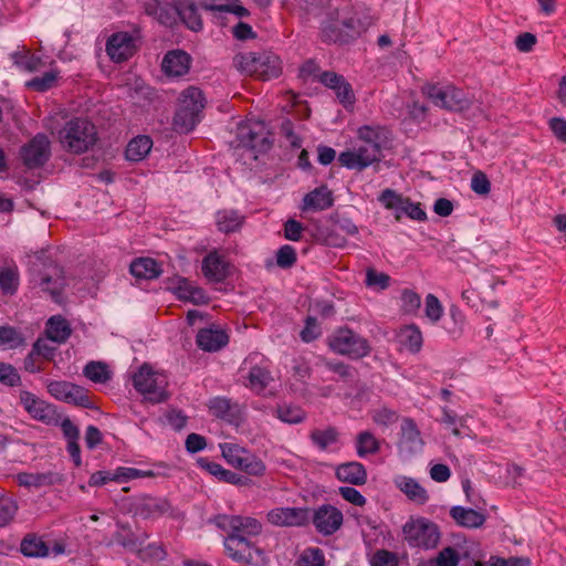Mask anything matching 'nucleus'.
Masks as SVG:
<instances>
[{
  "instance_id": "40",
  "label": "nucleus",
  "mask_w": 566,
  "mask_h": 566,
  "mask_svg": "<svg viewBox=\"0 0 566 566\" xmlns=\"http://www.w3.org/2000/svg\"><path fill=\"white\" fill-rule=\"evenodd\" d=\"M358 137L361 143H373L375 145H387L388 132L379 126H363L358 129Z\"/></svg>"
},
{
  "instance_id": "50",
  "label": "nucleus",
  "mask_w": 566,
  "mask_h": 566,
  "mask_svg": "<svg viewBox=\"0 0 566 566\" xmlns=\"http://www.w3.org/2000/svg\"><path fill=\"white\" fill-rule=\"evenodd\" d=\"M238 469L245 472L247 474L260 476L263 475L265 465L259 458L247 451L242 458V464L238 467Z\"/></svg>"
},
{
  "instance_id": "45",
  "label": "nucleus",
  "mask_w": 566,
  "mask_h": 566,
  "mask_svg": "<svg viewBox=\"0 0 566 566\" xmlns=\"http://www.w3.org/2000/svg\"><path fill=\"white\" fill-rule=\"evenodd\" d=\"M57 76L59 72L56 70H51L40 76L31 78L27 82L25 85L28 88H31L35 92H46L55 85Z\"/></svg>"
},
{
  "instance_id": "22",
  "label": "nucleus",
  "mask_w": 566,
  "mask_h": 566,
  "mask_svg": "<svg viewBox=\"0 0 566 566\" xmlns=\"http://www.w3.org/2000/svg\"><path fill=\"white\" fill-rule=\"evenodd\" d=\"M229 342L228 334L219 327L201 328L196 337L197 346L205 352H218Z\"/></svg>"
},
{
  "instance_id": "46",
  "label": "nucleus",
  "mask_w": 566,
  "mask_h": 566,
  "mask_svg": "<svg viewBox=\"0 0 566 566\" xmlns=\"http://www.w3.org/2000/svg\"><path fill=\"white\" fill-rule=\"evenodd\" d=\"M322 363L326 369L336 374L339 377V379L344 380V381L352 380L355 377V375L357 374V370L355 367H353L348 364H345L340 360L323 359Z\"/></svg>"
},
{
  "instance_id": "53",
  "label": "nucleus",
  "mask_w": 566,
  "mask_h": 566,
  "mask_svg": "<svg viewBox=\"0 0 566 566\" xmlns=\"http://www.w3.org/2000/svg\"><path fill=\"white\" fill-rule=\"evenodd\" d=\"M370 566H399L398 555L388 549H377L369 559Z\"/></svg>"
},
{
  "instance_id": "54",
  "label": "nucleus",
  "mask_w": 566,
  "mask_h": 566,
  "mask_svg": "<svg viewBox=\"0 0 566 566\" xmlns=\"http://www.w3.org/2000/svg\"><path fill=\"white\" fill-rule=\"evenodd\" d=\"M324 554L317 547L305 549L297 560V566H324Z\"/></svg>"
},
{
  "instance_id": "39",
  "label": "nucleus",
  "mask_w": 566,
  "mask_h": 566,
  "mask_svg": "<svg viewBox=\"0 0 566 566\" xmlns=\"http://www.w3.org/2000/svg\"><path fill=\"white\" fill-rule=\"evenodd\" d=\"M380 444L375 436L369 431H361L356 438V452L358 457L365 458L368 454H375L379 451Z\"/></svg>"
},
{
  "instance_id": "56",
  "label": "nucleus",
  "mask_w": 566,
  "mask_h": 566,
  "mask_svg": "<svg viewBox=\"0 0 566 566\" xmlns=\"http://www.w3.org/2000/svg\"><path fill=\"white\" fill-rule=\"evenodd\" d=\"M46 387L51 396L65 402L71 389H73V384L65 380H53L49 381Z\"/></svg>"
},
{
  "instance_id": "6",
  "label": "nucleus",
  "mask_w": 566,
  "mask_h": 566,
  "mask_svg": "<svg viewBox=\"0 0 566 566\" xmlns=\"http://www.w3.org/2000/svg\"><path fill=\"white\" fill-rule=\"evenodd\" d=\"M421 91L436 106L447 111L463 112L472 105L469 94L452 84L427 83Z\"/></svg>"
},
{
  "instance_id": "29",
  "label": "nucleus",
  "mask_w": 566,
  "mask_h": 566,
  "mask_svg": "<svg viewBox=\"0 0 566 566\" xmlns=\"http://www.w3.org/2000/svg\"><path fill=\"white\" fill-rule=\"evenodd\" d=\"M129 271L133 276L139 280H154L163 272L161 265L151 258L136 259L132 262Z\"/></svg>"
},
{
  "instance_id": "60",
  "label": "nucleus",
  "mask_w": 566,
  "mask_h": 566,
  "mask_svg": "<svg viewBox=\"0 0 566 566\" xmlns=\"http://www.w3.org/2000/svg\"><path fill=\"white\" fill-rule=\"evenodd\" d=\"M390 276L382 272H377L373 268H368L366 271V285L369 287H378L385 290L389 286Z\"/></svg>"
},
{
  "instance_id": "42",
  "label": "nucleus",
  "mask_w": 566,
  "mask_h": 566,
  "mask_svg": "<svg viewBox=\"0 0 566 566\" xmlns=\"http://www.w3.org/2000/svg\"><path fill=\"white\" fill-rule=\"evenodd\" d=\"M277 418L286 423L296 424L301 423L306 418V412L298 406L282 405L276 408Z\"/></svg>"
},
{
  "instance_id": "18",
  "label": "nucleus",
  "mask_w": 566,
  "mask_h": 566,
  "mask_svg": "<svg viewBox=\"0 0 566 566\" xmlns=\"http://www.w3.org/2000/svg\"><path fill=\"white\" fill-rule=\"evenodd\" d=\"M307 507H275L268 512V521L275 526H305L310 523Z\"/></svg>"
},
{
  "instance_id": "11",
  "label": "nucleus",
  "mask_w": 566,
  "mask_h": 566,
  "mask_svg": "<svg viewBox=\"0 0 566 566\" xmlns=\"http://www.w3.org/2000/svg\"><path fill=\"white\" fill-rule=\"evenodd\" d=\"M235 147L248 148L258 153H265L271 148L265 127L261 123H242L237 127Z\"/></svg>"
},
{
  "instance_id": "19",
  "label": "nucleus",
  "mask_w": 566,
  "mask_h": 566,
  "mask_svg": "<svg viewBox=\"0 0 566 566\" xmlns=\"http://www.w3.org/2000/svg\"><path fill=\"white\" fill-rule=\"evenodd\" d=\"M318 80L324 86L334 91L337 99L344 107L355 103V94L352 85L342 74L325 71L319 74Z\"/></svg>"
},
{
  "instance_id": "62",
  "label": "nucleus",
  "mask_w": 566,
  "mask_h": 566,
  "mask_svg": "<svg viewBox=\"0 0 566 566\" xmlns=\"http://www.w3.org/2000/svg\"><path fill=\"white\" fill-rule=\"evenodd\" d=\"M434 558L437 566H458L460 562L458 551L451 546L441 549Z\"/></svg>"
},
{
  "instance_id": "30",
  "label": "nucleus",
  "mask_w": 566,
  "mask_h": 566,
  "mask_svg": "<svg viewBox=\"0 0 566 566\" xmlns=\"http://www.w3.org/2000/svg\"><path fill=\"white\" fill-rule=\"evenodd\" d=\"M450 516L457 522L458 525L467 528H476L484 524L485 515L473 509H465L463 506H453L450 510Z\"/></svg>"
},
{
  "instance_id": "27",
  "label": "nucleus",
  "mask_w": 566,
  "mask_h": 566,
  "mask_svg": "<svg viewBox=\"0 0 566 566\" xmlns=\"http://www.w3.org/2000/svg\"><path fill=\"white\" fill-rule=\"evenodd\" d=\"M336 478L345 483L363 485L367 482V471L360 462L342 463L336 468Z\"/></svg>"
},
{
  "instance_id": "47",
  "label": "nucleus",
  "mask_w": 566,
  "mask_h": 566,
  "mask_svg": "<svg viewBox=\"0 0 566 566\" xmlns=\"http://www.w3.org/2000/svg\"><path fill=\"white\" fill-rule=\"evenodd\" d=\"M83 374L96 384H104L111 378L107 365L101 361H90L84 367Z\"/></svg>"
},
{
  "instance_id": "37",
  "label": "nucleus",
  "mask_w": 566,
  "mask_h": 566,
  "mask_svg": "<svg viewBox=\"0 0 566 566\" xmlns=\"http://www.w3.org/2000/svg\"><path fill=\"white\" fill-rule=\"evenodd\" d=\"M339 432L335 427H327L323 430L314 429L310 433V439L319 450H326L329 446L338 442Z\"/></svg>"
},
{
  "instance_id": "26",
  "label": "nucleus",
  "mask_w": 566,
  "mask_h": 566,
  "mask_svg": "<svg viewBox=\"0 0 566 566\" xmlns=\"http://www.w3.org/2000/svg\"><path fill=\"white\" fill-rule=\"evenodd\" d=\"M20 401L28 413L35 420L50 422L52 419V409L43 400L39 399L30 391L23 390L20 394Z\"/></svg>"
},
{
  "instance_id": "31",
  "label": "nucleus",
  "mask_w": 566,
  "mask_h": 566,
  "mask_svg": "<svg viewBox=\"0 0 566 566\" xmlns=\"http://www.w3.org/2000/svg\"><path fill=\"white\" fill-rule=\"evenodd\" d=\"M178 18L191 31L202 30L203 23L193 0H178Z\"/></svg>"
},
{
  "instance_id": "58",
  "label": "nucleus",
  "mask_w": 566,
  "mask_h": 566,
  "mask_svg": "<svg viewBox=\"0 0 566 566\" xmlns=\"http://www.w3.org/2000/svg\"><path fill=\"white\" fill-rule=\"evenodd\" d=\"M67 403H73L75 406L84 407V408H93V403L91 401V398L87 394V391L82 388L81 386H77L73 384V389H71V392L65 400Z\"/></svg>"
},
{
  "instance_id": "2",
  "label": "nucleus",
  "mask_w": 566,
  "mask_h": 566,
  "mask_svg": "<svg viewBox=\"0 0 566 566\" xmlns=\"http://www.w3.org/2000/svg\"><path fill=\"white\" fill-rule=\"evenodd\" d=\"M222 528H229L230 533L224 541L229 556L235 560L252 566H259L264 560V552L255 547L245 536L261 533V523L248 516H222L218 524Z\"/></svg>"
},
{
  "instance_id": "14",
  "label": "nucleus",
  "mask_w": 566,
  "mask_h": 566,
  "mask_svg": "<svg viewBox=\"0 0 566 566\" xmlns=\"http://www.w3.org/2000/svg\"><path fill=\"white\" fill-rule=\"evenodd\" d=\"M310 521L316 532L323 536H332L337 533L344 523V515L339 509L332 504H322L314 509Z\"/></svg>"
},
{
  "instance_id": "20",
  "label": "nucleus",
  "mask_w": 566,
  "mask_h": 566,
  "mask_svg": "<svg viewBox=\"0 0 566 566\" xmlns=\"http://www.w3.org/2000/svg\"><path fill=\"white\" fill-rule=\"evenodd\" d=\"M258 358L259 355H251L248 359H245V363L252 364V361ZM272 381L273 377L269 368V360L260 357V363H255L250 367L248 382L245 386L255 394L260 395Z\"/></svg>"
},
{
  "instance_id": "16",
  "label": "nucleus",
  "mask_w": 566,
  "mask_h": 566,
  "mask_svg": "<svg viewBox=\"0 0 566 566\" xmlns=\"http://www.w3.org/2000/svg\"><path fill=\"white\" fill-rule=\"evenodd\" d=\"M171 509L170 502L165 497L143 494L133 500L130 512L143 520L158 518Z\"/></svg>"
},
{
  "instance_id": "9",
  "label": "nucleus",
  "mask_w": 566,
  "mask_h": 566,
  "mask_svg": "<svg viewBox=\"0 0 566 566\" xmlns=\"http://www.w3.org/2000/svg\"><path fill=\"white\" fill-rule=\"evenodd\" d=\"M402 534L409 546L433 548L440 539L438 525L426 518L411 520L402 527Z\"/></svg>"
},
{
  "instance_id": "48",
  "label": "nucleus",
  "mask_w": 566,
  "mask_h": 566,
  "mask_svg": "<svg viewBox=\"0 0 566 566\" xmlns=\"http://www.w3.org/2000/svg\"><path fill=\"white\" fill-rule=\"evenodd\" d=\"M200 7L207 11L233 13L239 18H245L250 14L249 10L241 6L239 0H233L231 3L228 4H212L208 2H200Z\"/></svg>"
},
{
  "instance_id": "35",
  "label": "nucleus",
  "mask_w": 566,
  "mask_h": 566,
  "mask_svg": "<svg viewBox=\"0 0 566 566\" xmlns=\"http://www.w3.org/2000/svg\"><path fill=\"white\" fill-rule=\"evenodd\" d=\"M244 221V217L235 210H221L217 212L216 222L218 229L224 233L238 231Z\"/></svg>"
},
{
  "instance_id": "61",
  "label": "nucleus",
  "mask_w": 566,
  "mask_h": 566,
  "mask_svg": "<svg viewBox=\"0 0 566 566\" xmlns=\"http://www.w3.org/2000/svg\"><path fill=\"white\" fill-rule=\"evenodd\" d=\"M426 316L432 322L437 323L442 314H443V307L439 301V298L433 294H428L426 296Z\"/></svg>"
},
{
  "instance_id": "3",
  "label": "nucleus",
  "mask_w": 566,
  "mask_h": 566,
  "mask_svg": "<svg viewBox=\"0 0 566 566\" xmlns=\"http://www.w3.org/2000/svg\"><path fill=\"white\" fill-rule=\"evenodd\" d=\"M30 283L49 293L54 301L61 296L66 280L63 269L44 253L35 254L30 261Z\"/></svg>"
},
{
  "instance_id": "15",
  "label": "nucleus",
  "mask_w": 566,
  "mask_h": 566,
  "mask_svg": "<svg viewBox=\"0 0 566 566\" xmlns=\"http://www.w3.org/2000/svg\"><path fill=\"white\" fill-rule=\"evenodd\" d=\"M22 163L29 169L39 168L50 159V140L45 134H36L20 150Z\"/></svg>"
},
{
  "instance_id": "1",
  "label": "nucleus",
  "mask_w": 566,
  "mask_h": 566,
  "mask_svg": "<svg viewBox=\"0 0 566 566\" xmlns=\"http://www.w3.org/2000/svg\"><path fill=\"white\" fill-rule=\"evenodd\" d=\"M310 7L325 9L321 22V39L325 43L347 44L358 38L363 30L358 18L350 15L352 6L346 0H304Z\"/></svg>"
},
{
  "instance_id": "38",
  "label": "nucleus",
  "mask_w": 566,
  "mask_h": 566,
  "mask_svg": "<svg viewBox=\"0 0 566 566\" xmlns=\"http://www.w3.org/2000/svg\"><path fill=\"white\" fill-rule=\"evenodd\" d=\"M20 486L41 488L53 483L52 473L20 472L15 475Z\"/></svg>"
},
{
  "instance_id": "5",
  "label": "nucleus",
  "mask_w": 566,
  "mask_h": 566,
  "mask_svg": "<svg viewBox=\"0 0 566 566\" xmlns=\"http://www.w3.org/2000/svg\"><path fill=\"white\" fill-rule=\"evenodd\" d=\"M206 98L200 88L189 86L180 93L179 107L174 116V129L186 134L191 132L201 119Z\"/></svg>"
},
{
  "instance_id": "17",
  "label": "nucleus",
  "mask_w": 566,
  "mask_h": 566,
  "mask_svg": "<svg viewBox=\"0 0 566 566\" xmlns=\"http://www.w3.org/2000/svg\"><path fill=\"white\" fill-rule=\"evenodd\" d=\"M136 52V39L128 32L113 33L106 42V53L115 63L129 60Z\"/></svg>"
},
{
  "instance_id": "33",
  "label": "nucleus",
  "mask_w": 566,
  "mask_h": 566,
  "mask_svg": "<svg viewBox=\"0 0 566 566\" xmlns=\"http://www.w3.org/2000/svg\"><path fill=\"white\" fill-rule=\"evenodd\" d=\"M153 140L146 135L133 138L125 150L126 158L130 161L143 160L151 150Z\"/></svg>"
},
{
  "instance_id": "10",
  "label": "nucleus",
  "mask_w": 566,
  "mask_h": 566,
  "mask_svg": "<svg viewBox=\"0 0 566 566\" xmlns=\"http://www.w3.org/2000/svg\"><path fill=\"white\" fill-rule=\"evenodd\" d=\"M133 386L151 402L158 403L167 399L164 376L155 373L147 364L133 376Z\"/></svg>"
},
{
  "instance_id": "59",
  "label": "nucleus",
  "mask_w": 566,
  "mask_h": 566,
  "mask_svg": "<svg viewBox=\"0 0 566 566\" xmlns=\"http://www.w3.org/2000/svg\"><path fill=\"white\" fill-rule=\"evenodd\" d=\"M401 439L410 444L421 442L417 424L410 418H405L401 422Z\"/></svg>"
},
{
  "instance_id": "21",
  "label": "nucleus",
  "mask_w": 566,
  "mask_h": 566,
  "mask_svg": "<svg viewBox=\"0 0 566 566\" xmlns=\"http://www.w3.org/2000/svg\"><path fill=\"white\" fill-rule=\"evenodd\" d=\"M201 271L208 281L221 283L230 275V263L214 250L202 259Z\"/></svg>"
},
{
  "instance_id": "49",
  "label": "nucleus",
  "mask_w": 566,
  "mask_h": 566,
  "mask_svg": "<svg viewBox=\"0 0 566 566\" xmlns=\"http://www.w3.org/2000/svg\"><path fill=\"white\" fill-rule=\"evenodd\" d=\"M198 465L209 472L211 475L216 476L219 481L229 483L234 479V472L222 468L221 464L210 461L206 458H200L198 460Z\"/></svg>"
},
{
  "instance_id": "4",
  "label": "nucleus",
  "mask_w": 566,
  "mask_h": 566,
  "mask_svg": "<svg viewBox=\"0 0 566 566\" xmlns=\"http://www.w3.org/2000/svg\"><path fill=\"white\" fill-rule=\"evenodd\" d=\"M57 138L64 150L80 155L96 144L97 129L87 118L73 117L57 132Z\"/></svg>"
},
{
  "instance_id": "8",
  "label": "nucleus",
  "mask_w": 566,
  "mask_h": 566,
  "mask_svg": "<svg viewBox=\"0 0 566 566\" xmlns=\"http://www.w3.org/2000/svg\"><path fill=\"white\" fill-rule=\"evenodd\" d=\"M235 60L243 72L262 81L275 78L281 74V63L275 55L250 52L237 56Z\"/></svg>"
},
{
  "instance_id": "44",
  "label": "nucleus",
  "mask_w": 566,
  "mask_h": 566,
  "mask_svg": "<svg viewBox=\"0 0 566 566\" xmlns=\"http://www.w3.org/2000/svg\"><path fill=\"white\" fill-rule=\"evenodd\" d=\"M19 510L18 502L6 494L0 495V528L8 526Z\"/></svg>"
},
{
  "instance_id": "63",
  "label": "nucleus",
  "mask_w": 566,
  "mask_h": 566,
  "mask_svg": "<svg viewBox=\"0 0 566 566\" xmlns=\"http://www.w3.org/2000/svg\"><path fill=\"white\" fill-rule=\"evenodd\" d=\"M399 416L397 411L389 409L387 407H380L379 409L375 410L373 413V420L381 426H390L395 422H397Z\"/></svg>"
},
{
  "instance_id": "13",
  "label": "nucleus",
  "mask_w": 566,
  "mask_h": 566,
  "mask_svg": "<svg viewBox=\"0 0 566 566\" xmlns=\"http://www.w3.org/2000/svg\"><path fill=\"white\" fill-rule=\"evenodd\" d=\"M379 201L386 209L396 210L395 218L398 221L401 219V213H405L412 220H427V213L419 202L415 203L410 198L402 197L392 189H385L379 196Z\"/></svg>"
},
{
  "instance_id": "41",
  "label": "nucleus",
  "mask_w": 566,
  "mask_h": 566,
  "mask_svg": "<svg viewBox=\"0 0 566 566\" xmlns=\"http://www.w3.org/2000/svg\"><path fill=\"white\" fill-rule=\"evenodd\" d=\"M19 286V271L17 266L3 268L0 271V289L3 294L12 295Z\"/></svg>"
},
{
  "instance_id": "12",
  "label": "nucleus",
  "mask_w": 566,
  "mask_h": 566,
  "mask_svg": "<svg viewBox=\"0 0 566 566\" xmlns=\"http://www.w3.org/2000/svg\"><path fill=\"white\" fill-rule=\"evenodd\" d=\"M385 145L363 143L356 150H346L339 154L338 161L349 169L363 170L369 165L380 161Z\"/></svg>"
},
{
  "instance_id": "51",
  "label": "nucleus",
  "mask_w": 566,
  "mask_h": 566,
  "mask_svg": "<svg viewBox=\"0 0 566 566\" xmlns=\"http://www.w3.org/2000/svg\"><path fill=\"white\" fill-rule=\"evenodd\" d=\"M222 457L227 460V462L233 468L240 467L242 464V458L247 453V450L240 448L238 444L233 443H224L221 446Z\"/></svg>"
},
{
  "instance_id": "52",
  "label": "nucleus",
  "mask_w": 566,
  "mask_h": 566,
  "mask_svg": "<svg viewBox=\"0 0 566 566\" xmlns=\"http://www.w3.org/2000/svg\"><path fill=\"white\" fill-rule=\"evenodd\" d=\"M421 306V297L412 290L401 292V311L405 314H416Z\"/></svg>"
},
{
  "instance_id": "32",
  "label": "nucleus",
  "mask_w": 566,
  "mask_h": 566,
  "mask_svg": "<svg viewBox=\"0 0 566 566\" xmlns=\"http://www.w3.org/2000/svg\"><path fill=\"white\" fill-rule=\"evenodd\" d=\"M45 333L49 339L62 344L71 336L72 328L64 317L55 315L49 318Z\"/></svg>"
},
{
  "instance_id": "57",
  "label": "nucleus",
  "mask_w": 566,
  "mask_h": 566,
  "mask_svg": "<svg viewBox=\"0 0 566 566\" xmlns=\"http://www.w3.org/2000/svg\"><path fill=\"white\" fill-rule=\"evenodd\" d=\"M0 382L9 387L20 385L21 377L11 364L0 361Z\"/></svg>"
},
{
  "instance_id": "24",
  "label": "nucleus",
  "mask_w": 566,
  "mask_h": 566,
  "mask_svg": "<svg viewBox=\"0 0 566 566\" xmlns=\"http://www.w3.org/2000/svg\"><path fill=\"white\" fill-rule=\"evenodd\" d=\"M145 12L154 17L160 24L172 27L178 19V2L174 6L159 0H149L145 3Z\"/></svg>"
},
{
  "instance_id": "64",
  "label": "nucleus",
  "mask_w": 566,
  "mask_h": 566,
  "mask_svg": "<svg viewBox=\"0 0 566 566\" xmlns=\"http://www.w3.org/2000/svg\"><path fill=\"white\" fill-rule=\"evenodd\" d=\"M294 125L291 119L284 118L280 125V133L286 138L293 148L302 146V139L294 133Z\"/></svg>"
},
{
  "instance_id": "34",
  "label": "nucleus",
  "mask_w": 566,
  "mask_h": 566,
  "mask_svg": "<svg viewBox=\"0 0 566 566\" xmlns=\"http://www.w3.org/2000/svg\"><path fill=\"white\" fill-rule=\"evenodd\" d=\"M20 551L27 557H46L50 554L49 546L35 534H28L22 539Z\"/></svg>"
},
{
  "instance_id": "36",
  "label": "nucleus",
  "mask_w": 566,
  "mask_h": 566,
  "mask_svg": "<svg viewBox=\"0 0 566 566\" xmlns=\"http://www.w3.org/2000/svg\"><path fill=\"white\" fill-rule=\"evenodd\" d=\"M400 344L410 353H418L422 347V334L415 324L402 327L399 332Z\"/></svg>"
},
{
  "instance_id": "7",
  "label": "nucleus",
  "mask_w": 566,
  "mask_h": 566,
  "mask_svg": "<svg viewBox=\"0 0 566 566\" xmlns=\"http://www.w3.org/2000/svg\"><path fill=\"white\" fill-rule=\"evenodd\" d=\"M329 348L352 359H360L368 356L371 346L365 337L348 327H339L328 337Z\"/></svg>"
},
{
  "instance_id": "28",
  "label": "nucleus",
  "mask_w": 566,
  "mask_h": 566,
  "mask_svg": "<svg viewBox=\"0 0 566 566\" xmlns=\"http://www.w3.org/2000/svg\"><path fill=\"white\" fill-rule=\"evenodd\" d=\"M332 191L327 186H321L305 195L302 210L322 211L333 206Z\"/></svg>"
},
{
  "instance_id": "43",
  "label": "nucleus",
  "mask_w": 566,
  "mask_h": 566,
  "mask_svg": "<svg viewBox=\"0 0 566 566\" xmlns=\"http://www.w3.org/2000/svg\"><path fill=\"white\" fill-rule=\"evenodd\" d=\"M23 335L13 326L3 325L0 326V347L18 348L24 345Z\"/></svg>"
},
{
  "instance_id": "55",
  "label": "nucleus",
  "mask_w": 566,
  "mask_h": 566,
  "mask_svg": "<svg viewBox=\"0 0 566 566\" xmlns=\"http://www.w3.org/2000/svg\"><path fill=\"white\" fill-rule=\"evenodd\" d=\"M296 260V251L292 245L284 244L276 252V264L281 269H291Z\"/></svg>"
},
{
  "instance_id": "25",
  "label": "nucleus",
  "mask_w": 566,
  "mask_h": 566,
  "mask_svg": "<svg viewBox=\"0 0 566 566\" xmlns=\"http://www.w3.org/2000/svg\"><path fill=\"white\" fill-rule=\"evenodd\" d=\"M394 483L396 488L402 492L408 500L417 504H426L429 501L427 490L413 478L406 475H398L395 478Z\"/></svg>"
},
{
  "instance_id": "23",
  "label": "nucleus",
  "mask_w": 566,
  "mask_h": 566,
  "mask_svg": "<svg viewBox=\"0 0 566 566\" xmlns=\"http://www.w3.org/2000/svg\"><path fill=\"white\" fill-rule=\"evenodd\" d=\"M191 64V56L181 50H174L166 53L163 59V71L169 76H182L188 73Z\"/></svg>"
}]
</instances>
